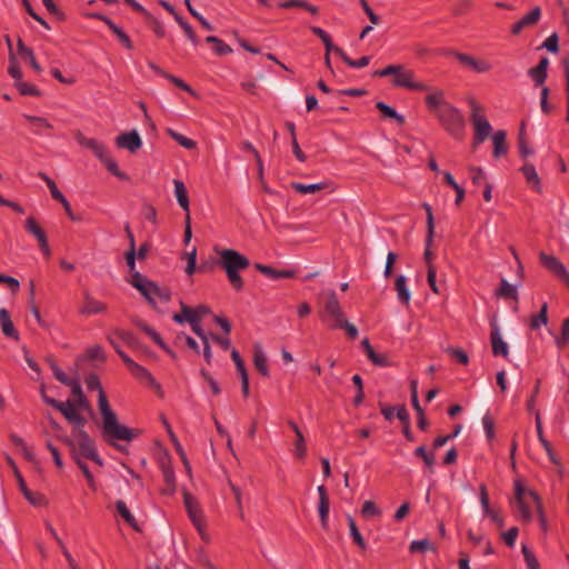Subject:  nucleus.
<instances>
[{"label": "nucleus", "mask_w": 569, "mask_h": 569, "mask_svg": "<svg viewBox=\"0 0 569 569\" xmlns=\"http://www.w3.org/2000/svg\"><path fill=\"white\" fill-rule=\"evenodd\" d=\"M88 390H98V407L102 417L101 436L103 440L114 449L123 452L124 448L117 441L130 442L141 435L140 429H132L121 425L116 412L111 409L107 395L101 386L99 377L96 373L89 375L86 380Z\"/></svg>", "instance_id": "1"}, {"label": "nucleus", "mask_w": 569, "mask_h": 569, "mask_svg": "<svg viewBox=\"0 0 569 569\" xmlns=\"http://www.w3.org/2000/svg\"><path fill=\"white\" fill-rule=\"evenodd\" d=\"M426 107L432 113L440 126L453 139L465 138L466 120L462 112L445 99L442 90H435L425 98Z\"/></svg>", "instance_id": "2"}, {"label": "nucleus", "mask_w": 569, "mask_h": 569, "mask_svg": "<svg viewBox=\"0 0 569 569\" xmlns=\"http://www.w3.org/2000/svg\"><path fill=\"white\" fill-rule=\"evenodd\" d=\"M219 254L217 264L224 270L231 287L236 291H241L244 287L240 272L250 266V260L234 249H214Z\"/></svg>", "instance_id": "3"}, {"label": "nucleus", "mask_w": 569, "mask_h": 569, "mask_svg": "<svg viewBox=\"0 0 569 569\" xmlns=\"http://www.w3.org/2000/svg\"><path fill=\"white\" fill-rule=\"evenodd\" d=\"M130 283L136 288L144 299L156 309L154 298H159L163 302L171 299V290L167 287H159L156 282L148 280L140 272H133Z\"/></svg>", "instance_id": "4"}, {"label": "nucleus", "mask_w": 569, "mask_h": 569, "mask_svg": "<svg viewBox=\"0 0 569 569\" xmlns=\"http://www.w3.org/2000/svg\"><path fill=\"white\" fill-rule=\"evenodd\" d=\"M78 142L90 149L93 154L103 162L107 170L113 174L114 177L119 178L120 180L127 181L129 177L119 170V167L116 162V160L108 154L107 148L103 143L99 142L98 140L93 138H86L81 132H78L77 134Z\"/></svg>", "instance_id": "5"}, {"label": "nucleus", "mask_w": 569, "mask_h": 569, "mask_svg": "<svg viewBox=\"0 0 569 569\" xmlns=\"http://www.w3.org/2000/svg\"><path fill=\"white\" fill-rule=\"evenodd\" d=\"M470 106V121L475 128V134L472 140V149L481 144L491 133V124L483 113V107L480 106L475 98H468Z\"/></svg>", "instance_id": "6"}, {"label": "nucleus", "mask_w": 569, "mask_h": 569, "mask_svg": "<svg viewBox=\"0 0 569 569\" xmlns=\"http://www.w3.org/2000/svg\"><path fill=\"white\" fill-rule=\"evenodd\" d=\"M40 391L43 402L60 411L63 415V417L68 420V422L74 426L73 430H84L87 419L78 412V409L74 408V403H72L71 400L61 402L59 400H56L54 398L48 397L46 395L43 385L41 386Z\"/></svg>", "instance_id": "7"}, {"label": "nucleus", "mask_w": 569, "mask_h": 569, "mask_svg": "<svg viewBox=\"0 0 569 569\" xmlns=\"http://www.w3.org/2000/svg\"><path fill=\"white\" fill-rule=\"evenodd\" d=\"M72 435L74 437L72 439L76 441L77 455H79V458L82 460H91L102 467L103 461L98 453L94 439L91 438L86 430H73Z\"/></svg>", "instance_id": "8"}, {"label": "nucleus", "mask_w": 569, "mask_h": 569, "mask_svg": "<svg viewBox=\"0 0 569 569\" xmlns=\"http://www.w3.org/2000/svg\"><path fill=\"white\" fill-rule=\"evenodd\" d=\"M318 303L321 307L319 316L323 321L332 318L335 322H338L345 318L337 293L333 290L321 291L318 296Z\"/></svg>", "instance_id": "9"}, {"label": "nucleus", "mask_w": 569, "mask_h": 569, "mask_svg": "<svg viewBox=\"0 0 569 569\" xmlns=\"http://www.w3.org/2000/svg\"><path fill=\"white\" fill-rule=\"evenodd\" d=\"M7 462L11 467V469L13 471V475H14V477L17 479L19 489L22 492V495L24 496V498L28 500V502L30 505H32V506H36V507H40V506L47 505V499H46V497L42 493H40V492H32L28 488V486H27V483H26L21 472L18 469V466L16 465L14 460L10 456H7Z\"/></svg>", "instance_id": "10"}, {"label": "nucleus", "mask_w": 569, "mask_h": 569, "mask_svg": "<svg viewBox=\"0 0 569 569\" xmlns=\"http://www.w3.org/2000/svg\"><path fill=\"white\" fill-rule=\"evenodd\" d=\"M58 440L61 441L69 449L71 459L81 470L83 477L88 482V486L93 491L97 490L96 480L92 472L90 471L88 465L82 459L79 458V455H77L76 441L69 436H58Z\"/></svg>", "instance_id": "11"}, {"label": "nucleus", "mask_w": 569, "mask_h": 569, "mask_svg": "<svg viewBox=\"0 0 569 569\" xmlns=\"http://www.w3.org/2000/svg\"><path fill=\"white\" fill-rule=\"evenodd\" d=\"M393 77L392 84L398 88H406L411 91H430L431 89L428 84L416 81L415 72L406 69L403 64H401V69Z\"/></svg>", "instance_id": "12"}, {"label": "nucleus", "mask_w": 569, "mask_h": 569, "mask_svg": "<svg viewBox=\"0 0 569 569\" xmlns=\"http://www.w3.org/2000/svg\"><path fill=\"white\" fill-rule=\"evenodd\" d=\"M539 260L550 273L569 288V272L557 257L540 252Z\"/></svg>", "instance_id": "13"}, {"label": "nucleus", "mask_w": 569, "mask_h": 569, "mask_svg": "<svg viewBox=\"0 0 569 569\" xmlns=\"http://www.w3.org/2000/svg\"><path fill=\"white\" fill-rule=\"evenodd\" d=\"M24 230L37 239L43 256L49 258L51 256V249L48 242L47 233L38 223L34 217L30 216L26 219Z\"/></svg>", "instance_id": "14"}, {"label": "nucleus", "mask_w": 569, "mask_h": 569, "mask_svg": "<svg viewBox=\"0 0 569 569\" xmlns=\"http://www.w3.org/2000/svg\"><path fill=\"white\" fill-rule=\"evenodd\" d=\"M183 503L188 511L189 518L192 521V523L196 526V528L201 532L203 527L202 521V511L199 507V502L194 496H192L190 492L184 491L183 492Z\"/></svg>", "instance_id": "15"}, {"label": "nucleus", "mask_w": 569, "mask_h": 569, "mask_svg": "<svg viewBox=\"0 0 569 569\" xmlns=\"http://www.w3.org/2000/svg\"><path fill=\"white\" fill-rule=\"evenodd\" d=\"M490 327H491L490 343H491L492 355L493 356H502V357L507 358L509 355L508 345L503 341V339L501 337L500 328H499L496 319L491 320Z\"/></svg>", "instance_id": "16"}, {"label": "nucleus", "mask_w": 569, "mask_h": 569, "mask_svg": "<svg viewBox=\"0 0 569 569\" xmlns=\"http://www.w3.org/2000/svg\"><path fill=\"white\" fill-rule=\"evenodd\" d=\"M123 362L134 378L139 380H147L151 386L160 389V385L156 382L153 376L148 369L134 362L128 355H123Z\"/></svg>", "instance_id": "17"}, {"label": "nucleus", "mask_w": 569, "mask_h": 569, "mask_svg": "<svg viewBox=\"0 0 569 569\" xmlns=\"http://www.w3.org/2000/svg\"><path fill=\"white\" fill-rule=\"evenodd\" d=\"M116 144L118 148L127 149L131 153H134L141 148L142 141L139 133L132 130L130 132L120 133L116 139Z\"/></svg>", "instance_id": "18"}, {"label": "nucleus", "mask_w": 569, "mask_h": 569, "mask_svg": "<svg viewBox=\"0 0 569 569\" xmlns=\"http://www.w3.org/2000/svg\"><path fill=\"white\" fill-rule=\"evenodd\" d=\"M132 323L139 328L141 331H143L148 337L152 339V341L160 347L167 355L171 351V348L163 341L161 336L151 327L149 326L144 320L134 317L132 318Z\"/></svg>", "instance_id": "19"}, {"label": "nucleus", "mask_w": 569, "mask_h": 569, "mask_svg": "<svg viewBox=\"0 0 569 569\" xmlns=\"http://www.w3.org/2000/svg\"><path fill=\"white\" fill-rule=\"evenodd\" d=\"M132 323L139 328L141 331H143L148 337L152 339V341L160 347L167 355L171 351V348L163 341L161 336L151 327L149 326L144 320L134 317L132 318Z\"/></svg>", "instance_id": "20"}, {"label": "nucleus", "mask_w": 569, "mask_h": 569, "mask_svg": "<svg viewBox=\"0 0 569 569\" xmlns=\"http://www.w3.org/2000/svg\"><path fill=\"white\" fill-rule=\"evenodd\" d=\"M319 495V505L318 511L320 516L321 527L327 530L329 528V511H330V500L328 496L327 488L321 485L318 487Z\"/></svg>", "instance_id": "21"}, {"label": "nucleus", "mask_w": 569, "mask_h": 569, "mask_svg": "<svg viewBox=\"0 0 569 569\" xmlns=\"http://www.w3.org/2000/svg\"><path fill=\"white\" fill-rule=\"evenodd\" d=\"M107 310L104 302L94 299L88 291L83 293V305L79 309L82 316L103 313Z\"/></svg>", "instance_id": "22"}, {"label": "nucleus", "mask_w": 569, "mask_h": 569, "mask_svg": "<svg viewBox=\"0 0 569 569\" xmlns=\"http://www.w3.org/2000/svg\"><path fill=\"white\" fill-rule=\"evenodd\" d=\"M92 17L103 21L126 49H128V50L133 49V43L130 40L129 36L123 31L122 28L117 26L110 18H108L103 14H100V13L92 14Z\"/></svg>", "instance_id": "23"}, {"label": "nucleus", "mask_w": 569, "mask_h": 569, "mask_svg": "<svg viewBox=\"0 0 569 569\" xmlns=\"http://www.w3.org/2000/svg\"><path fill=\"white\" fill-rule=\"evenodd\" d=\"M541 17V9L535 7L529 13L522 17L511 27V33L518 36L525 28L536 24Z\"/></svg>", "instance_id": "24"}, {"label": "nucleus", "mask_w": 569, "mask_h": 569, "mask_svg": "<svg viewBox=\"0 0 569 569\" xmlns=\"http://www.w3.org/2000/svg\"><path fill=\"white\" fill-rule=\"evenodd\" d=\"M361 347L365 351V353L367 355V357L369 358V360L377 367H388L391 365L389 358L386 356V355H382V353H377L373 349V347L371 346L370 341L368 338H365L362 341H361Z\"/></svg>", "instance_id": "25"}, {"label": "nucleus", "mask_w": 569, "mask_h": 569, "mask_svg": "<svg viewBox=\"0 0 569 569\" xmlns=\"http://www.w3.org/2000/svg\"><path fill=\"white\" fill-rule=\"evenodd\" d=\"M536 429H537L538 439H539L540 443L542 445V447L545 448V450H546L550 461L553 465L559 466L560 461L557 458V456H556V453H555V451L552 449L551 443L543 436L541 417H540V413L538 411L536 412Z\"/></svg>", "instance_id": "26"}, {"label": "nucleus", "mask_w": 569, "mask_h": 569, "mask_svg": "<svg viewBox=\"0 0 569 569\" xmlns=\"http://www.w3.org/2000/svg\"><path fill=\"white\" fill-rule=\"evenodd\" d=\"M0 325L3 335L14 341L20 340V335L18 330L14 328V325L11 320V317L7 309H0Z\"/></svg>", "instance_id": "27"}, {"label": "nucleus", "mask_w": 569, "mask_h": 569, "mask_svg": "<svg viewBox=\"0 0 569 569\" xmlns=\"http://www.w3.org/2000/svg\"><path fill=\"white\" fill-rule=\"evenodd\" d=\"M548 66L549 59L547 57H542L536 67L529 69L528 74L537 87L542 86L545 83L548 76Z\"/></svg>", "instance_id": "28"}, {"label": "nucleus", "mask_w": 569, "mask_h": 569, "mask_svg": "<svg viewBox=\"0 0 569 569\" xmlns=\"http://www.w3.org/2000/svg\"><path fill=\"white\" fill-rule=\"evenodd\" d=\"M520 171L523 173L526 181L531 186V188L538 192H542L541 180L536 171V168L532 163L526 162Z\"/></svg>", "instance_id": "29"}, {"label": "nucleus", "mask_w": 569, "mask_h": 569, "mask_svg": "<svg viewBox=\"0 0 569 569\" xmlns=\"http://www.w3.org/2000/svg\"><path fill=\"white\" fill-rule=\"evenodd\" d=\"M329 186H330L329 181H321V182L311 183V184H305V183L296 182V181L290 183V187L296 192H298L300 194L316 193V192H319V191H321L323 189H327Z\"/></svg>", "instance_id": "30"}, {"label": "nucleus", "mask_w": 569, "mask_h": 569, "mask_svg": "<svg viewBox=\"0 0 569 569\" xmlns=\"http://www.w3.org/2000/svg\"><path fill=\"white\" fill-rule=\"evenodd\" d=\"M71 393L76 397V400L72 401L74 403L76 409H82L92 412V408L90 406V402L86 398V396L82 392L81 385L77 380L71 387Z\"/></svg>", "instance_id": "31"}, {"label": "nucleus", "mask_w": 569, "mask_h": 569, "mask_svg": "<svg viewBox=\"0 0 569 569\" xmlns=\"http://www.w3.org/2000/svg\"><path fill=\"white\" fill-rule=\"evenodd\" d=\"M493 150L492 156L498 159L508 152V144L506 141V132L503 130H498L492 136Z\"/></svg>", "instance_id": "32"}, {"label": "nucleus", "mask_w": 569, "mask_h": 569, "mask_svg": "<svg viewBox=\"0 0 569 569\" xmlns=\"http://www.w3.org/2000/svg\"><path fill=\"white\" fill-rule=\"evenodd\" d=\"M253 365L254 368L259 371V373L266 378L269 377V368L268 360L259 345H254L253 347Z\"/></svg>", "instance_id": "33"}, {"label": "nucleus", "mask_w": 569, "mask_h": 569, "mask_svg": "<svg viewBox=\"0 0 569 569\" xmlns=\"http://www.w3.org/2000/svg\"><path fill=\"white\" fill-rule=\"evenodd\" d=\"M173 184H174L176 198H177L179 206L181 207V209L184 212H188V208H190V201H189L188 191H187V188H186L183 181L174 179Z\"/></svg>", "instance_id": "34"}, {"label": "nucleus", "mask_w": 569, "mask_h": 569, "mask_svg": "<svg viewBox=\"0 0 569 569\" xmlns=\"http://www.w3.org/2000/svg\"><path fill=\"white\" fill-rule=\"evenodd\" d=\"M376 108L381 112L383 118L393 119L399 126L405 124V117L402 114H399L391 106L382 101H378L376 103Z\"/></svg>", "instance_id": "35"}, {"label": "nucleus", "mask_w": 569, "mask_h": 569, "mask_svg": "<svg viewBox=\"0 0 569 569\" xmlns=\"http://www.w3.org/2000/svg\"><path fill=\"white\" fill-rule=\"evenodd\" d=\"M395 289L397 291L399 301L408 306L410 302V291L407 287V279L405 276L401 274L396 278Z\"/></svg>", "instance_id": "36"}, {"label": "nucleus", "mask_w": 569, "mask_h": 569, "mask_svg": "<svg viewBox=\"0 0 569 569\" xmlns=\"http://www.w3.org/2000/svg\"><path fill=\"white\" fill-rule=\"evenodd\" d=\"M112 333L120 340H122L128 347L132 349H140L141 343L138 338L131 332L122 329L114 328Z\"/></svg>", "instance_id": "37"}, {"label": "nucleus", "mask_w": 569, "mask_h": 569, "mask_svg": "<svg viewBox=\"0 0 569 569\" xmlns=\"http://www.w3.org/2000/svg\"><path fill=\"white\" fill-rule=\"evenodd\" d=\"M117 512L121 516V518L133 529L139 531V527L136 518L132 516L130 510L128 509L126 502L123 500L116 501Z\"/></svg>", "instance_id": "38"}, {"label": "nucleus", "mask_w": 569, "mask_h": 569, "mask_svg": "<svg viewBox=\"0 0 569 569\" xmlns=\"http://www.w3.org/2000/svg\"><path fill=\"white\" fill-rule=\"evenodd\" d=\"M555 343L558 349L569 346V317L562 320L559 335L555 337Z\"/></svg>", "instance_id": "39"}, {"label": "nucleus", "mask_w": 569, "mask_h": 569, "mask_svg": "<svg viewBox=\"0 0 569 569\" xmlns=\"http://www.w3.org/2000/svg\"><path fill=\"white\" fill-rule=\"evenodd\" d=\"M548 323V305L543 302L539 313L531 316L530 318V329L538 330L542 325Z\"/></svg>", "instance_id": "40"}, {"label": "nucleus", "mask_w": 569, "mask_h": 569, "mask_svg": "<svg viewBox=\"0 0 569 569\" xmlns=\"http://www.w3.org/2000/svg\"><path fill=\"white\" fill-rule=\"evenodd\" d=\"M347 520H348V526H349V530H350V536H351L353 542L361 550H366L367 549V543H366L362 535L360 533V531H359V529H358V527L356 525L355 519L351 516H348Z\"/></svg>", "instance_id": "41"}, {"label": "nucleus", "mask_w": 569, "mask_h": 569, "mask_svg": "<svg viewBox=\"0 0 569 569\" xmlns=\"http://www.w3.org/2000/svg\"><path fill=\"white\" fill-rule=\"evenodd\" d=\"M167 134L172 138L174 141H177L181 147L188 149V150H192L197 147V142L193 141L192 139L174 131L173 129H170L168 128L166 130Z\"/></svg>", "instance_id": "42"}, {"label": "nucleus", "mask_w": 569, "mask_h": 569, "mask_svg": "<svg viewBox=\"0 0 569 569\" xmlns=\"http://www.w3.org/2000/svg\"><path fill=\"white\" fill-rule=\"evenodd\" d=\"M146 20V23L152 29L156 37L161 39L166 36V29L163 24L149 11L143 17Z\"/></svg>", "instance_id": "43"}, {"label": "nucleus", "mask_w": 569, "mask_h": 569, "mask_svg": "<svg viewBox=\"0 0 569 569\" xmlns=\"http://www.w3.org/2000/svg\"><path fill=\"white\" fill-rule=\"evenodd\" d=\"M23 117L26 120H28L32 124V127L34 128L33 132L36 134H40L42 128L52 129L51 123L43 117H37V116H30V114H24Z\"/></svg>", "instance_id": "44"}, {"label": "nucleus", "mask_w": 569, "mask_h": 569, "mask_svg": "<svg viewBox=\"0 0 569 569\" xmlns=\"http://www.w3.org/2000/svg\"><path fill=\"white\" fill-rule=\"evenodd\" d=\"M497 295L507 299H518L516 287L509 283L506 279H501L500 288L497 290Z\"/></svg>", "instance_id": "45"}, {"label": "nucleus", "mask_w": 569, "mask_h": 569, "mask_svg": "<svg viewBox=\"0 0 569 569\" xmlns=\"http://www.w3.org/2000/svg\"><path fill=\"white\" fill-rule=\"evenodd\" d=\"M415 456L421 458L423 460L426 467L430 471L433 470V466H435V462H436V457H435L433 451L428 452L425 446H419L415 450Z\"/></svg>", "instance_id": "46"}, {"label": "nucleus", "mask_w": 569, "mask_h": 569, "mask_svg": "<svg viewBox=\"0 0 569 569\" xmlns=\"http://www.w3.org/2000/svg\"><path fill=\"white\" fill-rule=\"evenodd\" d=\"M428 550L436 551L435 546L428 539L413 540L409 546V551L411 553L426 552Z\"/></svg>", "instance_id": "47"}, {"label": "nucleus", "mask_w": 569, "mask_h": 569, "mask_svg": "<svg viewBox=\"0 0 569 569\" xmlns=\"http://www.w3.org/2000/svg\"><path fill=\"white\" fill-rule=\"evenodd\" d=\"M14 84L21 96H32V97L41 96V91L39 89H37L31 83L22 81V79L19 80L18 82H16Z\"/></svg>", "instance_id": "48"}, {"label": "nucleus", "mask_w": 569, "mask_h": 569, "mask_svg": "<svg viewBox=\"0 0 569 569\" xmlns=\"http://www.w3.org/2000/svg\"><path fill=\"white\" fill-rule=\"evenodd\" d=\"M177 23L182 28L184 31L187 38L191 41L193 46L199 44V38L197 37L193 28L181 16L177 17L176 19Z\"/></svg>", "instance_id": "49"}, {"label": "nucleus", "mask_w": 569, "mask_h": 569, "mask_svg": "<svg viewBox=\"0 0 569 569\" xmlns=\"http://www.w3.org/2000/svg\"><path fill=\"white\" fill-rule=\"evenodd\" d=\"M331 328H335V329H345L346 332H347V336L349 337V339L351 340H355L357 337H358V329L356 328V326H353L352 323H349L345 318H342V320L338 321V322H333V325H331Z\"/></svg>", "instance_id": "50"}, {"label": "nucleus", "mask_w": 569, "mask_h": 569, "mask_svg": "<svg viewBox=\"0 0 569 569\" xmlns=\"http://www.w3.org/2000/svg\"><path fill=\"white\" fill-rule=\"evenodd\" d=\"M521 551L528 569H540V563L529 547L522 545Z\"/></svg>", "instance_id": "51"}, {"label": "nucleus", "mask_w": 569, "mask_h": 569, "mask_svg": "<svg viewBox=\"0 0 569 569\" xmlns=\"http://www.w3.org/2000/svg\"><path fill=\"white\" fill-rule=\"evenodd\" d=\"M34 290H36L34 281L30 280L29 281V291H30L29 305H30V310H31L32 315L34 316L36 320L38 321V323L42 325V318H41L40 309L38 308V306L36 305V301H34Z\"/></svg>", "instance_id": "52"}, {"label": "nucleus", "mask_w": 569, "mask_h": 569, "mask_svg": "<svg viewBox=\"0 0 569 569\" xmlns=\"http://www.w3.org/2000/svg\"><path fill=\"white\" fill-rule=\"evenodd\" d=\"M352 382L357 387V393L353 398V406L359 407L365 399L362 378L359 375H355L352 377Z\"/></svg>", "instance_id": "53"}, {"label": "nucleus", "mask_w": 569, "mask_h": 569, "mask_svg": "<svg viewBox=\"0 0 569 569\" xmlns=\"http://www.w3.org/2000/svg\"><path fill=\"white\" fill-rule=\"evenodd\" d=\"M422 208L426 210L427 214V233H428V242L435 238V220L432 214V208L427 202L422 203Z\"/></svg>", "instance_id": "54"}, {"label": "nucleus", "mask_w": 569, "mask_h": 569, "mask_svg": "<svg viewBox=\"0 0 569 569\" xmlns=\"http://www.w3.org/2000/svg\"><path fill=\"white\" fill-rule=\"evenodd\" d=\"M8 73L16 80V82L22 79V71L13 53H10L9 56Z\"/></svg>", "instance_id": "55"}, {"label": "nucleus", "mask_w": 569, "mask_h": 569, "mask_svg": "<svg viewBox=\"0 0 569 569\" xmlns=\"http://www.w3.org/2000/svg\"><path fill=\"white\" fill-rule=\"evenodd\" d=\"M528 495L537 503V511H538L539 523H540L541 529L543 531H547L548 523H547V519H546V516H545V512H543V509H542V506H541L540 498H539L538 493L535 492V491H529Z\"/></svg>", "instance_id": "56"}, {"label": "nucleus", "mask_w": 569, "mask_h": 569, "mask_svg": "<svg viewBox=\"0 0 569 569\" xmlns=\"http://www.w3.org/2000/svg\"><path fill=\"white\" fill-rule=\"evenodd\" d=\"M482 425L486 432V438L491 442L496 437L493 418L489 413H486L482 418Z\"/></svg>", "instance_id": "57"}, {"label": "nucleus", "mask_w": 569, "mask_h": 569, "mask_svg": "<svg viewBox=\"0 0 569 569\" xmlns=\"http://www.w3.org/2000/svg\"><path fill=\"white\" fill-rule=\"evenodd\" d=\"M446 352L448 355H450V357L452 359H455L457 362L466 366L468 365L469 362V357L467 355V352H465L462 349L460 348H453V347H449Z\"/></svg>", "instance_id": "58"}, {"label": "nucleus", "mask_w": 569, "mask_h": 569, "mask_svg": "<svg viewBox=\"0 0 569 569\" xmlns=\"http://www.w3.org/2000/svg\"><path fill=\"white\" fill-rule=\"evenodd\" d=\"M186 258H187L186 272H187V274L191 276L198 270L196 247H193L190 252L186 253Z\"/></svg>", "instance_id": "59"}, {"label": "nucleus", "mask_w": 569, "mask_h": 569, "mask_svg": "<svg viewBox=\"0 0 569 569\" xmlns=\"http://www.w3.org/2000/svg\"><path fill=\"white\" fill-rule=\"evenodd\" d=\"M472 8V0H457L453 4L452 13L455 16H463Z\"/></svg>", "instance_id": "60"}, {"label": "nucleus", "mask_w": 569, "mask_h": 569, "mask_svg": "<svg viewBox=\"0 0 569 569\" xmlns=\"http://www.w3.org/2000/svg\"><path fill=\"white\" fill-rule=\"evenodd\" d=\"M296 437H297V439H296V443H295V453H296V457L302 459V458H305L306 452H307L305 437L301 431H298Z\"/></svg>", "instance_id": "61"}, {"label": "nucleus", "mask_w": 569, "mask_h": 569, "mask_svg": "<svg viewBox=\"0 0 569 569\" xmlns=\"http://www.w3.org/2000/svg\"><path fill=\"white\" fill-rule=\"evenodd\" d=\"M361 513L363 517L370 518L375 516H380L381 511L378 509L373 501L367 500L362 505Z\"/></svg>", "instance_id": "62"}, {"label": "nucleus", "mask_w": 569, "mask_h": 569, "mask_svg": "<svg viewBox=\"0 0 569 569\" xmlns=\"http://www.w3.org/2000/svg\"><path fill=\"white\" fill-rule=\"evenodd\" d=\"M88 359L91 361L98 360V361H106V355L101 346L96 345L93 347H90L87 350Z\"/></svg>", "instance_id": "63"}, {"label": "nucleus", "mask_w": 569, "mask_h": 569, "mask_svg": "<svg viewBox=\"0 0 569 569\" xmlns=\"http://www.w3.org/2000/svg\"><path fill=\"white\" fill-rule=\"evenodd\" d=\"M543 48H546L549 52L557 53L559 51V38L558 34L555 32L551 36H549L543 44Z\"/></svg>", "instance_id": "64"}]
</instances>
